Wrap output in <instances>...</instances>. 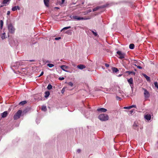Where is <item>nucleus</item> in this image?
Wrapping results in <instances>:
<instances>
[{"label":"nucleus","mask_w":158,"mask_h":158,"mask_svg":"<svg viewBox=\"0 0 158 158\" xmlns=\"http://www.w3.org/2000/svg\"><path fill=\"white\" fill-rule=\"evenodd\" d=\"M98 118L101 121H105L108 120L109 117L107 114H102L99 115Z\"/></svg>","instance_id":"2"},{"label":"nucleus","mask_w":158,"mask_h":158,"mask_svg":"<svg viewBox=\"0 0 158 158\" xmlns=\"http://www.w3.org/2000/svg\"><path fill=\"white\" fill-rule=\"evenodd\" d=\"M29 61H31H31H35V60H30Z\"/></svg>","instance_id":"46"},{"label":"nucleus","mask_w":158,"mask_h":158,"mask_svg":"<svg viewBox=\"0 0 158 158\" xmlns=\"http://www.w3.org/2000/svg\"><path fill=\"white\" fill-rule=\"evenodd\" d=\"M81 152V149H80L77 150V152H78V153H79V152Z\"/></svg>","instance_id":"40"},{"label":"nucleus","mask_w":158,"mask_h":158,"mask_svg":"<svg viewBox=\"0 0 158 158\" xmlns=\"http://www.w3.org/2000/svg\"><path fill=\"white\" fill-rule=\"evenodd\" d=\"M65 88H63L61 90V92L62 93H63L65 90Z\"/></svg>","instance_id":"33"},{"label":"nucleus","mask_w":158,"mask_h":158,"mask_svg":"<svg viewBox=\"0 0 158 158\" xmlns=\"http://www.w3.org/2000/svg\"><path fill=\"white\" fill-rule=\"evenodd\" d=\"M143 89L144 90V94L145 98H148L150 97V93L145 88H143Z\"/></svg>","instance_id":"6"},{"label":"nucleus","mask_w":158,"mask_h":158,"mask_svg":"<svg viewBox=\"0 0 158 158\" xmlns=\"http://www.w3.org/2000/svg\"><path fill=\"white\" fill-rule=\"evenodd\" d=\"M137 68H138V69H142V68L141 67V66H139V65H138L137 66Z\"/></svg>","instance_id":"37"},{"label":"nucleus","mask_w":158,"mask_h":158,"mask_svg":"<svg viewBox=\"0 0 158 158\" xmlns=\"http://www.w3.org/2000/svg\"><path fill=\"white\" fill-rule=\"evenodd\" d=\"M91 32L93 33L94 35L95 36H97V35L98 34L96 32V31L95 30H94L95 31H94V30H90Z\"/></svg>","instance_id":"22"},{"label":"nucleus","mask_w":158,"mask_h":158,"mask_svg":"<svg viewBox=\"0 0 158 158\" xmlns=\"http://www.w3.org/2000/svg\"><path fill=\"white\" fill-rule=\"evenodd\" d=\"M17 10V6H14V7H12V11H16V10Z\"/></svg>","instance_id":"29"},{"label":"nucleus","mask_w":158,"mask_h":158,"mask_svg":"<svg viewBox=\"0 0 158 158\" xmlns=\"http://www.w3.org/2000/svg\"><path fill=\"white\" fill-rule=\"evenodd\" d=\"M70 18L71 19H73L75 20H87L89 19V18H83V17H79L78 15H70Z\"/></svg>","instance_id":"1"},{"label":"nucleus","mask_w":158,"mask_h":158,"mask_svg":"<svg viewBox=\"0 0 158 158\" xmlns=\"http://www.w3.org/2000/svg\"><path fill=\"white\" fill-rule=\"evenodd\" d=\"M3 6H2V5H1V6H0V7H2Z\"/></svg>","instance_id":"47"},{"label":"nucleus","mask_w":158,"mask_h":158,"mask_svg":"<svg viewBox=\"0 0 158 158\" xmlns=\"http://www.w3.org/2000/svg\"><path fill=\"white\" fill-rule=\"evenodd\" d=\"M71 28L70 26H69V27H65L63 28V29H62V30H61V31H62L63 30H64V29H69V28Z\"/></svg>","instance_id":"31"},{"label":"nucleus","mask_w":158,"mask_h":158,"mask_svg":"<svg viewBox=\"0 0 158 158\" xmlns=\"http://www.w3.org/2000/svg\"><path fill=\"white\" fill-rule=\"evenodd\" d=\"M125 73H126L128 74L129 75H130V74H132L133 75H135V73L134 72V71H126Z\"/></svg>","instance_id":"17"},{"label":"nucleus","mask_w":158,"mask_h":158,"mask_svg":"<svg viewBox=\"0 0 158 158\" xmlns=\"http://www.w3.org/2000/svg\"><path fill=\"white\" fill-rule=\"evenodd\" d=\"M45 95L44 97L45 98H47V97H48L50 94V93L49 91H46L45 92Z\"/></svg>","instance_id":"19"},{"label":"nucleus","mask_w":158,"mask_h":158,"mask_svg":"<svg viewBox=\"0 0 158 158\" xmlns=\"http://www.w3.org/2000/svg\"><path fill=\"white\" fill-rule=\"evenodd\" d=\"M129 84H130L131 88L133 87V78H131L127 80Z\"/></svg>","instance_id":"8"},{"label":"nucleus","mask_w":158,"mask_h":158,"mask_svg":"<svg viewBox=\"0 0 158 158\" xmlns=\"http://www.w3.org/2000/svg\"><path fill=\"white\" fill-rule=\"evenodd\" d=\"M133 127H135V124H134V125H133Z\"/></svg>","instance_id":"48"},{"label":"nucleus","mask_w":158,"mask_h":158,"mask_svg":"<svg viewBox=\"0 0 158 158\" xmlns=\"http://www.w3.org/2000/svg\"><path fill=\"white\" fill-rule=\"evenodd\" d=\"M8 115L7 111H5L1 114V117L2 118H5Z\"/></svg>","instance_id":"9"},{"label":"nucleus","mask_w":158,"mask_h":158,"mask_svg":"<svg viewBox=\"0 0 158 158\" xmlns=\"http://www.w3.org/2000/svg\"><path fill=\"white\" fill-rule=\"evenodd\" d=\"M143 75L147 81H149V82L150 81V78L149 76H147L145 74H143Z\"/></svg>","instance_id":"14"},{"label":"nucleus","mask_w":158,"mask_h":158,"mask_svg":"<svg viewBox=\"0 0 158 158\" xmlns=\"http://www.w3.org/2000/svg\"><path fill=\"white\" fill-rule=\"evenodd\" d=\"M59 79L60 80V81H62V80L64 79V77H60L59 78Z\"/></svg>","instance_id":"34"},{"label":"nucleus","mask_w":158,"mask_h":158,"mask_svg":"<svg viewBox=\"0 0 158 158\" xmlns=\"http://www.w3.org/2000/svg\"><path fill=\"white\" fill-rule=\"evenodd\" d=\"M68 85L70 86H73V84L71 82H69L68 83Z\"/></svg>","instance_id":"32"},{"label":"nucleus","mask_w":158,"mask_h":158,"mask_svg":"<svg viewBox=\"0 0 158 158\" xmlns=\"http://www.w3.org/2000/svg\"><path fill=\"white\" fill-rule=\"evenodd\" d=\"M10 11H8L7 12V14L8 15H10Z\"/></svg>","instance_id":"39"},{"label":"nucleus","mask_w":158,"mask_h":158,"mask_svg":"<svg viewBox=\"0 0 158 158\" xmlns=\"http://www.w3.org/2000/svg\"><path fill=\"white\" fill-rule=\"evenodd\" d=\"M9 0H3L2 2V3L3 4H5L7 3V2H9Z\"/></svg>","instance_id":"28"},{"label":"nucleus","mask_w":158,"mask_h":158,"mask_svg":"<svg viewBox=\"0 0 158 158\" xmlns=\"http://www.w3.org/2000/svg\"><path fill=\"white\" fill-rule=\"evenodd\" d=\"M129 47L130 49H133L135 47V45L134 44H131L129 45Z\"/></svg>","instance_id":"20"},{"label":"nucleus","mask_w":158,"mask_h":158,"mask_svg":"<svg viewBox=\"0 0 158 158\" xmlns=\"http://www.w3.org/2000/svg\"><path fill=\"white\" fill-rule=\"evenodd\" d=\"M22 113V110H19L18 111L14 116V119L15 120L17 119L20 118Z\"/></svg>","instance_id":"5"},{"label":"nucleus","mask_w":158,"mask_h":158,"mask_svg":"<svg viewBox=\"0 0 158 158\" xmlns=\"http://www.w3.org/2000/svg\"><path fill=\"white\" fill-rule=\"evenodd\" d=\"M77 68H78V69H85V65H81V64H80V65H77Z\"/></svg>","instance_id":"13"},{"label":"nucleus","mask_w":158,"mask_h":158,"mask_svg":"<svg viewBox=\"0 0 158 158\" xmlns=\"http://www.w3.org/2000/svg\"><path fill=\"white\" fill-rule=\"evenodd\" d=\"M8 29L9 32L11 34H14L15 32V28L12 24H9L8 25Z\"/></svg>","instance_id":"3"},{"label":"nucleus","mask_w":158,"mask_h":158,"mask_svg":"<svg viewBox=\"0 0 158 158\" xmlns=\"http://www.w3.org/2000/svg\"><path fill=\"white\" fill-rule=\"evenodd\" d=\"M41 110L43 111H46L47 110L46 106H42L41 107Z\"/></svg>","instance_id":"21"},{"label":"nucleus","mask_w":158,"mask_h":158,"mask_svg":"<svg viewBox=\"0 0 158 158\" xmlns=\"http://www.w3.org/2000/svg\"><path fill=\"white\" fill-rule=\"evenodd\" d=\"M112 69L113 72L114 73L117 72L118 71V69L115 67H113Z\"/></svg>","instance_id":"18"},{"label":"nucleus","mask_w":158,"mask_h":158,"mask_svg":"<svg viewBox=\"0 0 158 158\" xmlns=\"http://www.w3.org/2000/svg\"><path fill=\"white\" fill-rule=\"evenodd\" d=\"M133 112H134V110H131V113H133Z\"/></svg>","instance_id":"43"},{"label":"nucleus","mask_w":158,"mask_h":158,"mask_svg":"<svg viewBox=\"0 0 158 158\" xmlns=\"http://www.w3.org/2000/svg\"><path fill=\"white\" fill-rule=\"evenodd\" d=\"M17 9H18V10H20V7H19V6H16Z\"/></svg>","instance_id":"41"},{"label":"nucleus","mask_w":158,"mask_h":158,"mask_svg":"<svg viewBox=\"0 0 158 158\" xmlns=\"http://www.w3.org/2000/svg\"><path fill=\"white\" fill-rule=\"evenodd\" d=\"M43 74H44V71H42L40 75H39L38 77H40V76H42V75H43Z\"/></svg>","instance_id":"35"},{"label":"nucleus","mask_w":158,"mask_h":158,"mask_svg":"<svg viewBox=\"0 0 158 158\" xmlns=\"http://www.w3.org/2000/svg\"><path fill=\"white\" fill-rule=\"evenodd\" d=\"M60 38H61L60 37H56V38H55V40H60Z\"/></svg>","instance_id":"36"},{"label":"nucleus","mask_w":158,"mask_h":158,"mask_svg":"<svg viewBox=\"0 0 158 158\" xmlns=\"http://www.w3.org/2000/svg\"><path fill=\"white\" fill-rule=\"evenodd\" d=\"M88 12H91V10H88Z\"/></svg>","instance_id":"45"},{"label":"nucleus","mask_w":158,"mask_h":158,"mask_svg":"<svg viewBox=\"0 0 158 158\" xmlns=\"http://www.w3.org/2000/svg\"><path fill=\"white\" fill-rule=\"evenodd\" d=\"M47 66H49V67L50 68H52V67H53L54 66V65H53V64H47Z\"/></svg>","instance_id":"26"},{"label":"nucleus","mask_w":158,"mask_h":158,"mask_svg":"<svg viewBox=\"0 0 158 158\" xmlns=\"http://www.w3.org/2000/svg\"><path fill=\"white\" fill-rule=\"evenodd\" d=\"M27 102L26 101V100H24V101H22L20 102L19 103V104H20L22 105H23L24 104H25L27 103Z\"/></svg>","instance_id":"23"},{"label":"nucleus","mask_w":158,"mask_h":158,"mask_svg":"<svg viewBox=\"0 0 158 158\" xmlns=\"http://www.w3.org/2000/svg\"><path fill=\"white\" fill-rule=\"evenodd\" d=\"M117 54L118 55V56H117L120 59L124 58L126 56V53L122 52L120 51H118L117 52Z\"/></svg>","instance_id":"4"},{"label":"nucleus","mask_w":158,"mask_h":158,"mask_svg":"<svg viewBox=\"0 0 158 158\" xmlns=\"http://www.w3.org/2000/svg\"><path fill=\"white\" fill-rule=\"evenodd\" d=\"M5 33H4L2 34V35L1 36V38L2 40H3V39H5Z\"/></svg>","instance_id":"27"},{"label":"nucleus","mask_w":158,"mask_h":158,"mask_svg":"<svg viewBox=\"0 0 158 158\" xmlns=\"http://www.w3.org/2000/svg\"><path fill=\"white\" fill-rule=\"evenodd\" d=\"M105 65L106 67H109V64H105Z\"/></svg>","instance_id":"38"},{"label":"nucleus","mask_w":158,"mask_h":158,"mask_svg":"<svg viewBox=\"0 0 158 158\" xmlns=\"http://www.w3.org/2000/svg\"><path fill=\"white\" fill-rule=\"evenodd\" d=\"M116 98L117 99H120V98H119V97H118V96L116 97Z\"/></svg>","instance_id":"44"},{"label":"nucleus","mask_w":158,"mask_h":158,"mask_svg":"<svg viewBox=\"0 0 158 158\" xmlns=\"http://www.w3.org/2000/svg\"><path fill=\"white\" fill-rule=\"evenodd\" d=\"M155 87H156L158 89V84L157 82H155L154 83Z\"/></svg>","instance_id":"30"},{"label":"nucleus","mask_w":158,"mask_h":158,"mask_svg":"<svg viewBox=\"0 0 158 158\" xmlns=\"http://www.w3.org/2000/svg\"><path fill=\"white\" fill-rule=\"evenodd\" d=\"M0 25H1V29H2V27L3 26V22L2 20H0Z\"/></svg>","instance_id":"24"},{"label":"nucleus","mask_w":158,"mask_h":158,"mask_svg":"<svg viewBox=\"0 0 158 158\" xmlns=\"http://www.w3.org/2000/svg\"><path fill=\"white\" fill-rule=\"evenodd\" d=\"M44 4L47 7L49 6V0H44Z\"/></svg>","instance_id":"12"},{"label":"nucleus","mask_w":158,"mask_h":158,"mask_svg":"<svg viewBox=\"0 0 158 158\" xmlns=\"http://www.w3.org/2000/svg\"><path fill=\"white\" fill-rule=\"evenodd\" d=\"M136 106H135V105H132L131 106H128V107H124V108L128 109L132 108H133V107L136 108Z\"/></svg>","instance_id":"16"},{"label":"nucleus","mask_w":158,"mask_h":158,"mask_svg":"<svg viewBox=\"0 0 158 158\" xmlns=\"http://www.w3.org/2000/svg\"><path fill=\"white\" fill-rule=\"evenodd\" d=\"M106 5H103L102 6H97L96 7H95L93 9V11L94 12V11H97L99 10V9L103 8H105L106 7Z\"/></svg>","instance_id":"7"},{"label":"nucleus","mask_w":158,"mask_h":158,"mask_svg":"<svg viewBox=\"0 0 158 158\" xmlns=\"http://www.w3.org/2000/svg\"><path fill=\"white\" fill-rule=\"evenodd\" d=\"M97 110L98 111H100L101 112H105L107 111V110L104 108H100L97 109Z\"/></svg>","instance_id":"10"},{"label":"nucleus","mask_w":158,"mask_h":158,"mask_svg":"<svg viewBox=\"0 0 158 158\" xmlns=\"http://www.w3.org/2000/svg\"><path fill=\"white\" fill-rule=\"evenodd\" d=\"M60 68H61V69H62L63 70H64V71H66L65 70V69H68V67L67 66H66V65H62L60 66Z\"/></svg>","instance_id":"15"},{"label":"nucleus","mask_w":158,"mask_h":158,"mask_svg":"<svg viewBox=\"0 0 158 158\" xmlns=\"http://www.w3.org/2000/svg\"><path fill=\"white\" fill-rule=\"evenodd\" d=\"M151 118V115L149 114H146L144 116V118L146 119H147V120H150Z\"/></svg>","instance_id":"11"},{"label":"nucleus","mask_w":158,"mask_h":158,"mask_svg":"<svg viewBox=\"0 0 158 158\" xmlns=\"http://www.w3.org/2000/svg\"><path fill=\"white\" fill-rule=\"evenodd\" d=\"M47 88L48 89H51L52 88V85L51 84H49L48 85Z\"/></svg>","instance_id":"25"},{"label":"nucleus","mask_w":158,"mask_h":158,"mask_svg":"<svg viewBox=\"0 0 158 158\" xmlns=\"http://www.w3.org/2000/svg\"><path fill=\"white\" fill-rule=\"evenodd\" d=\"M65 0H61V1H62V3H63L64 2V1H65Z\"/></svg>","instance_id":"42"}]
</instances>
